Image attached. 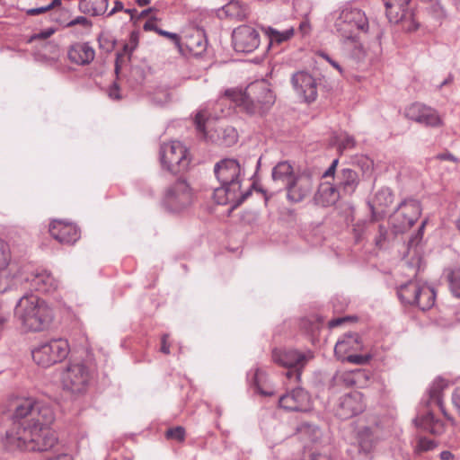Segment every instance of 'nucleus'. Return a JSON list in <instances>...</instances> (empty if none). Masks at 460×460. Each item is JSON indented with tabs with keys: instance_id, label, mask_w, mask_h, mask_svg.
Wrapping results in <instances>:
<instances>
[{
	"instance_id": "20e7f679",
	"label": "nucleus",
	"mask_w": 460,
	"mask_h": 460,
	"mask_svg": "<svg viewBox=\"0 0 460 460\" xmlns=\"http://www.w3.org/2000/svg\"><path fill=\"white\" fill-rule=\"evenodd\" d=\"M15 314L24 328L32 332L45 330L53 319V311L46 301L28 292L18 300Z\"/></svg>"
},
{
	"instance_id": "052dcab7",
	"label": "nucleus",
	"mask_w": 460,
	"mask_h": 460,
	"mask_svg": "<svg viewBox=\"0 0 460 460\" xmlns=\"http://www.w3.org/2000/svg\"><path fill=\"white\" fill-rule=\"evenodd\" d=\"M320 57H322L324 60H326L341 75H343V69H342L341 66L336 60H334L332 58H331L327 53L322 52L320 54Z\"/></svg>"
},
{
	"instance_id": "603ef678",
	"label": "nucleus",
	"mask_w": 460,
	"mask_h": 460,
	"mask_svg": "<svg viewBox=\"0 0 460 460\" xmlns=\"http://www.w3.org/2000/svg\"><path fill=\"white\" fill-rule=\"evenodd\" d=\"M387 237H388L387 228L384 226H379L378 234L375 238L376 245L379 248H382L384 246L385 241L387 240Z\"/></svg>"
},
{
	"instance_id": "1a4fd4ad",
	"label": "nucleus",
	"mask_w": 460,
	"mask_h": 460,
	"mask_svg": "<svg viewBox=\"0 0 460 460\" xmlns=\"http://www.w3.org/2000/svg\"><path fill=\"white\" fill-rule=\"evenodd\" d=\"M314 357V352L310 349H275L272 351L273 361L284 367L294 369V372L288 371L287 376L288 378L294 377L296 380L300 379L301 370Z\"/></svg>"
},
{
	"instance_id": "58836bf2",
	"label": "nucleus",
	"mask_w": 460,
	"mask_h": 460,
	"mask_svg": "<svg viewBox=\"0 0 460 460\" xmlns=\"http://www.w3.org/2000/svg\"><path fill=\"white\" fill-rule=\"evenodd\" d=\"M394 196L389 188H381L375 195L373 203L370 204L372 212L374 213L375 207L386 208L393 203Z\"/></svg>"
},
{
	"instance_id": "72a5a7b5",
	"label": "nucleus",
	"mask_w": 460,
	"mask_h": 460,
	"mask_svg": "<svg viewBox=\"0 0 460 460\" xmlns=\"http://www.w3.org/2000/svg\"><path fill=\"white\" fill-rule=\"evenodd\" d=\"M299 438L305 442L317 443L322 438V431L314 425L304 422L296 429Z\"/></svg>"
},
{
	"instance_id": "a19ab883",
	"label": "nucleus",
	"mask_w": 460,
	"mask_h": 460,
	"mask_svg": "<svg viewBox=\"0 0 460 460\" xmlns=\"http://www.w3.org/2000/svg\"><path fill=\"white\" fill-rule=\"evenodd\" d=\"M353 378L355 380L354 386L364 388L368 384L369 373L365 369L356 368L353 370Z\"/></svg>"
},
{
	"instance_id": "f03ea898",
	"label": "nucleus",
	"mask_w": 460,
	"mask_h": 460,
	"mask_svg": "<svg viewBox=\"0 0 460 460\" xmlns=\"http://www.w3.org/2000/svg\"><path fill=\"white\" fill-rule=\"evenodd\" d=\"M219 186L214 190L213 199L219 205L230 204L233 208L241 205L251 194L250 189L242 190L244 168L234 158H225L214 166Z\"/></svg>"
},
{
	"instance_id": "4468645a",
	"label": "nucleus",
	"mask_w": 460,
	"mask_h": 460,
	"mask_svg": "<svg viewBox=\"0 0 460 460\" xmlns=\"http://www.w3.org/2000/svg\"><path fill=\"white\" fill-rule=\"evenodd\" d=\"M339 159H334L328 169L323 173V178L333 177L335 185L341 193L346 197L352 195L357 190L359 178L357 172L349 168H343L337 172Z\"/></svg>"
},
{
	"instance_id": "f3484780",
	"label": "nucleus",
	"mask_w": 460,
	"mask_h": 460,
	"mask_svg": "<svg viewBox=\"0 0 460 460\" xmlns=\"http://www.w3.org/2000/svg\"><path fill=\"white\" fill-rule=\"evenodd\" d=\"M279 406L289 411H307L311 409V398L303 388H295L279 400Z\"/></svg>"
},
{
	"instance_id": "bf43d9fd",
	"label": "nucleus",
	"mask_w": 460,
	"mask_h": 460,
	"mask_svg": "<svg viewBox=\"0 0 460 460\" xmlns=\"http://www.w3.org/2000/svg\"><path fill=\"white\" fill-rule=\"evenodd\" d=\"M157 34L171 40L175 45L180 46L181 38L177 33L167 31L163 29H159Z\"/></svg>"
},
{
	"instance_id": "bb28decb",
	"label": "nucleus",
	"mask_w": 460,
	"mask_h": 460,
	"mask_svg": "<svg viewBox=\"0 0 460 460\" xmlns=\"http://www.w3.org/2000/svg\"><path fill=\"white\" fill-rule=\"evenodd\" d=\"M414 423L417 427L434 435H441L446 430L445 423L435 418L429 410L421 415H418L414 419Z\"/></svg>"
},
{
	"instance_id": "6e6552de",
	"label": "nucleus",
	"mask_w": 460,
	"mask_h": 460,
	"mask_svg": "<svg viewBox=\"0 0 460 460\" xmlns=\"http://www.w3.org/2000/svg\"><path fill=\"white\" fill-rule=\"evenodd\" d=\"M159 155L163 169L172 173L185 171L190 162L188 148L176 140L162 144Z\"/></svg>"
},
{
	"instance_id": "7c9ffc66",
	"label": "nucleus",
	"mask_w": 460,
	"mask_h": 460,
	"mask_svg": "<svg viewBox=\"0 0 460 460\" xmlns=\"http://www.w3.org/2000/svg\"><path fill=\"white\" fill-rule=\"evenodd\" d=\"M420 281L411 279L404 284H402L397 288V295L402 304L413 305L416 300L419 286Z\"/></svg>"
},
{
	"instance_id": "69168bd1",
	"label": "nucleus",
	"mask_w": 460,
	"mask_h": 460,
	"mask_svg": "<svg viewBox=\"0 0 460 460\" xmlns=\"http://www.w3.org/2000/svg\"><path fill=\"white\" fill-rule=\"evenodd\" d=\"M452 402L460 415V388H456L453 393Z\"/></svg>"
},
{
	"instance_id": "4c0bfd02",
	"label": "nucleus",
	"mask_w": 460,
	"mask_h": 460,
	"mask_svg": "<svg viewBox=\"0 0 460 460\" xmlns=\"http://www.w3.org/2000/svg\"><path fill=\"white\" fill-rule=\"evenodd\" d=\"M353 370H339L333 376L331 385L332 387L354 386Z\"/></svg>"
},
{
	"instance_id": "13d9d810",
	"label": "nucleus",
	"mask_w": 460,
	"mask_h": 460,
	"mask_svg": "<svg viewBox=\"0 0 460 460\" xmlns=\"http://www.w3.org/2000/svg\"><path fill=\"white\" fill-rule=\"evenodd\" d=\"M107 93L110 99L114 101H119L122 98L119 87L116 83H113L111 85L109 86Z\"/></svg>"
},
{
	"instance_id": "cd10ccee",
	"label": "nucleus",
	"mask_w": 460,
	"mask_h": 460,
	"mask_svg": "<svg viewBox=\"0 0 460 460\" xmlns=\"http://www.w3.org/2000/svg\"><path fill=\"white\" fill-rule=\"evenodd\" d=\"M341 197H344L335 184L328 182L320 185L315 195V202L323 207L334 205Z\"/></svg>"
},
{
	"instance_id": "3c124183",
	"label": "nucleus",
	"mask_w": 460,
	"mask_h": 460,
	"mask_svg": "<svg viewBox=\"0 0 460 460\" xmlns=\"http://www.w3.org/2000/svg\"><path fill=\"white\" fill-rule=\"evenodd\" d=\"M138 41H139V32L136 31H132L129 34L128 43L125 45V50L128 51L129 53L133 52L137 49V47L138 45Z\"/></svg>"
},
{
	"instance_id": "8fccbe9b",
	"label": "nucleus",
	"mask_w": 460,
	"mask_h": 460,
	"mask_svg": "<svg viewBox=\"0 0 460 460\" xmlns=\"http://www.w3.org/2000/svg\"><path fill=\"white\" fill-rule=\"evenodd\" d=\"M370 357L368 355H360L357 352H352L348 356H345L343 361H348L349 363L362 365L367 363L369 360Z\"/></svg>"
},
{
	"instance_id": "f704fd0d",
	"label": "nucleus",
	"mask_w": 460,
	"mask_h": 460,
	"mask_svg": "<svg viewBox=\"0 0 460 460\" xmlns=\"http://www.w3.org/2000/svg\"><path fill=\"white\" fill-rule=\"evenodd\" d=\"M222 13L226 17L243 20L247 15V6L238 0H231L223 6Z\"/></svg>"
},
{
	"instance_id": "412c9836",
	"label": "nucleus",
	"mask_w": 460,
	"mask_h": 460,
	"mask_svg": "<svg viewBox=\"0 0 460 460\" xmlns=\"http://www.w3.org/2000/svg\"><path fill=\"white\" fill-rule=\"evenodd\" d=\"M362 349L363 343L360 336L358 333H347L336 342L334 353L339 359L344 360L345 356Z\"/></svg>"
},
{
	"instance_id": "423d86ee",
	"label": "nucleus",
	"mask_w": 460,
	"mask_h": 460,
	"mask_svg": "<svg viewBox=\"0 0 460 460\" xmlns=\"http://www.w3.org/2000/svg\"><path fill=\"white\" fill-rule=\"evenodd\" d=\"M217 118L205 107L198 111L194 123L197 131L207 140L224 146H232L237 141V132L230 126L217 124Z\"/></svg>"
},
{
	"instance_id": "473e14b6",
	"label": "nucleus",
	"mask_w": 460,
	"mask_h": 460,
	"mask_svg": "<svg viewBox=\"0 0 460 460\" xmlns=\"http://www.w3.org/2000/svg\"><path fill=\"white\" fill-rule=\"evenodd\" d=\"M264 32L268 38L269 45L281 44L289 40L295 33L294 27H289L284 31H279L272 27H267L264 29Z\"/></svg>"
},
{
	"instance_id": "338daca9",
	"label": "nucleus",
	"mask_w": 460,
	"mask_h": 460,
	"mask_svg": "<svg viewBox=\"0 0 460 460\" xmlns=\"http://www.w3.org/2000/svg\"><path fill=\"white\" fill-rule=\"evenodd\" d=\"M168 338H169L168 334H164L162 337L161 351L164 354L170 353V346L167 342Z\"/></svg>"
},
{
	"instance_id": "2eb2a0df",
	"label": "nucleus",
	"mask_w": 460,
	"mask_h": 460,
	"mask_svg": "<svg viewBox=\"0 0 460 460\" xmlns=\"http://www.w3.org/2000/svg\"><path fill=\"white\" fill-rule=\"evenodd\" d=\"M234 49L237 52L251 53L260 45V34L250 25H241L232 34Z\"/></svg>"
},
{
	"instance_id": "393cba45",
	"label": "nucleus",
	"mask_w": 460,
	"mask_h": 460,
	"mask_svg": "<svg viewBox=\"0 0 460 460\" xmlns=\"http://www.w3.org/2000/svg\"><path fill=\"white\" fill-rule=\"evenodd\" d=\"M411 0H383L385 13L391 22L398 23L406 19L409 12L408 5Z\"/></svg>"
},
{
	"instance_id": "c85d7f7f",
	"label": "nucleus",
	"mask_w": 460,
	"mask_h": 460,
	"mask_svg": "<svg viewBox=\"0 0 460 460\" xmlns=\"http://www.w3.org/2000/svg\"><path fill=\"white\" fill-rule=\"evenodd\" d=\"M448 383L446 379L442 377L436 378L429 386V400L427 402V405L429 407L430 404L434 403L438 405L444 414V416L448 420H453V419L447 413L442 401V391L447 387Z\"/></svg>"
},
{
	"instance_id": "680f3d73",
	"label": "nucleus",
	"mask_w": 460,
	"mask_h": 460,
	"mask_svg": "<svg viewBox=\"0 0 460 460\" xmlns=\"http://www.w3.org/2000/svg\"><path fill=\"white\" fill-rule=\"evenodd\" d=\"M93 4H97L96 7L93 8V14H99L106 8V0H93Z\"/></svg>"
},
{
	"instance_id": "6e6d98bb",
	"label": "nucleus",
	"mask_w": 460,
	"mask_h": 460,
	"mask_svg": "<svg viewBox=\"0 0 460 460\" xmlns=\"http://www.w3.org/2000/svg\"><path fill=\"white\" fill-rule=\"evenodd\" d=\"M158 21L156 15H151L149 19L144 23L143 29L146 31H155L156 33L159 31V27L156 26L155 22Z\"/></svg>"
},
{
	"instance_id": "4be33fe9",
	"label": "nucleus",
	"mask_w": 460,
	"mask_h": 460,
	"mask_svg": "<svg viewBox=\"0 0 460 460\" xmlns=\"http://www.w3.org/2000/svg\"><path fill=\"white\" fill-rule=\"evenodd\" d=\"M32 288L39 292L49 293L58 288V280L47 270H36L27 279Z\"/></svg>"
},
{
	"instance_id": "5fc2aeb1",
	"label": "nucleus",
	"mask_w": 460,
	"mask_h": 460,
	"mask_svg": "<svg viewBox=\"0 0 460 460\" xmlns=\"http://www.w3.org/2000/svg\"><path fill=\"white\" fill-rule=\"evenodd\" d=\"M311 29L312 28L308 18V13H305L304 20L299 23L297 31L301 34L302 37H305L310 33Z\"/></svg>"
},
{
	"instance_id": "39448f33",
	"label": "nucleus",
	"mask_w": 460,
	"mask_h": 460,
	"mask_svg": "<svg viewBox=\"0 0 460 460\" xmlns=\"http://www.w3.org/2000/svg\"><path fill=\"white\" fill-rule=\"evenodd\" d=\"M226 96L249 114L262 112L275 102V96L264 81L252 83L245 90H226Z\"/></svg>"
},
{
	"instance_id": "a878e982",
	"label": "nucleus",
	"mask_w": 460,
	"mask_h": 460,
	"mask_svg": "<svg viewBox=\"0 0 460 460\" xmlns=\"http://www.w3.org/2000/svg\"><path fill=\"white\" fill-rule=\"evenodd\" d=\"M298 172L289 161H281L272 168L271 177L274 182L280 183L286 189Z\"/></svg>"
},
{
	"instance_id": "5701e85b",
	"label": "nucleus",
	"mask_w": 460,
	"mask_h": 460,
	"mask_svg": "<svg viewBox=\"0 0 460 460\" xmlns=\"http://www.w3.org/2000/svg\"><path fill=\"white\" fill-rule=\"evenodd\" d=\"M341 41L342 56L355 63L364 61L368 54L359 40V35L355 39H344Z\"/></svg>"
},
{
	"instance_id": "79ce46f5",
	"label": "nucleus",
	"mask_w": 460,
	"mask_h": 460,
	"mask_svg": "<svg viewBox=\"0 0 460 460\" xmlns=\"http://www.w3.org/2000/svg\"><path fill=\"white\" fill-rule=\"evenodd\" d=\"M57 3L58 0H50L48 4L44 5L23 9V11L28 16L40 15L57 7Z\"/></svg>"
},
{
	"instance_id": "de8ad7c7",
	"label": "nucleus",
	"mask_w": 460,
	"mask_h": 460,
	"mask_svg": "<svg viewBox=\"0 0 460 460\" xmlns=\"http://www.w3.org/2000/svg\"><path fill=\"white\" fill-rule=\"evenodd\" d=\"M172 99L171 93L166 90H160L156 92L153 96V102L154 103L157 105H165L168 103Z\"/></svg>"
},
{
	"instance_id": "2f4dec72",
	"label": "nucleus",
	"mask_w": 460,
	"mask_h": 460,
	"mask_svg": "<svg viewBox=\"0 0 460 460\" xmlns=\"http://www.w3.org/2000/svg\"><path fill=\"white\" fill-rule=\"evenodd\" d=\"M355 444L358 451L367 454L374 448L376 438L368 427H363L356 432Z\"/></svg>"
},
{
	"instance_id": "9d476101",
	"label": "nucleus",
	"mask_w": 460,
	"mask_h": 460,
	"mask_svg": "<svg viewBox=\"0 0 460 460\" xmlns=\"http://www.w3.org/2000/svg\"><path fill=\"white\" fill-rule=\"evenodd\" d=\"M70 351L65 339H53L40 343L31 351L34 362L42 367H49L65 359Z\"/></svg>"
},
{
	"instance_id": "b1692460",
	"label": "nucleus",
	"mask_w": 460,
	"mask_h": 460,
	"mask_svg": "<svg viewBox=\"0 0 460 460\" xmlns=\"http://www.w3.org/2000/svg\"><path fill=\"white\" fill-rule=\"evenodd\" d=\"M67 55L71 62L84 66L93 60L95 51L88 42H76L70 46Z\"/></svg>"
},
{
	"instance_id": "aec40b11",
	"label": "nucleus",
	"mask_w": 460,
	"mask_h": 460,
	"mask_svg": "<svg viewBox=\"0 0 460 460\" xmlns=\"http://www.w3.org/2000/svg\"><path fill=\"white\" fill-rule=\"evenodd\" d=\"M49 234L63 244H73L80 238V230L77 226L62 220H53L51 222Z\"/></svg>"
},
{
	"instance_id": "49530a36",
	"label": "nucleus",
	"mask_w": 460,
	"mask_h": 460,
	"mask_svg": "<svg viewBox=\"0 0 460 460\" xmlns=\"http://www.w3.org/2000/svg\"><path fill=\"white\" fill-rule=\"evenodd\" d=\"M449 287L453 295L460 297V271H453L448 276Z\"/></svg>"
},
{
	"instance_id": "c756f323",
	"label": "nucleus",
	"mask_w": 460,
	"mask_h": 460,
	"mask_svg": "<svg viewBox=\"0 0 460 460\" xmlns=\"http://www.w3.org/2000/svg\"><path fill=\"white\" fill-rule=\"evenodd\" d=\"M417 298L414 300L413 305H417L420 309L425 311L431 308L435 304L436 293L432 287L420 282L417 293Z\"/></svg>"
},
{
	"instance_id": "09e8293b",
	"label": "nucleus",
	"mask_w": 460,
	"mask_h": 460,
	"mask_svg": "<svg viewBox=\"0 0 460 460\" xmlns=\"http://www.w3.org/2000/svg\"><path fill=\"white\" fill-rule=\"evenodd\" d=\"M166 438L169 439H174L177 441H182L185 438V429L181 426H177L172 429H169L166 431Z\"/></svg>"
},
{
	"instance_id": "6ab92c4d",
	"label": "nucleus",
	"mask_w": 460,
	"mask_h": 460,
	"mask_svg": "<svg viewBox=\"0 0 460 460\" xmlns=\"http://www.w3.org/2000/svg\"><path fill=\"white\" fill-rule=\"evenodd\" d=\"M405 116L425 126L437 127L441 123L440 117L436 110L420 102L409 105L405 109Z\"/></svg>"
},
{
	"instance_id": "37998d69",
	"label": "nucleus",
	"mask_w": 460,
	"mask_h": 460,
	"mask_svg": "<svg viewBox=\"0 0 460 460\" xmlns=\"http://www.w3.org/2000/svg\"><path fill=\"white\" fill-rule=\"evenodd\" d=\"M11 258L10 248L7 243L0 239V276L7 267Z\"/></svg>"
},
{
	"instance_id": "e2e57ef3",
	"label": "nucleus",
	"mask_w": 460,
	"mask_h": 460,
	"mask_svg": "<svg viewBox=\"0 0 460 460\" xmlns=\"http://www.w3.org/2000/svg\"><path fill=\"white\" fill-rule=\"evenodd\" d=\"M158 12V9L155 7H148L143 11H141L139 13H137V19H142L147 16L151 15H156V13Z\"/></svg>"
},
{
	"instance_id": "ea45409f",
	"label": "nucleus",
	"mask_w": 460,
	"mask_h": 460,
	"mask_svg": "<svg viewBox=\"0 0 460 460\" xmlns=\"http://www.w3.org/2000/svg\"><path fill=\"white\" fill-rule=\"evenodd\" d=\"M263 377H264V373L259 368H256L254 371H250L247 374V379L249 380V382L252 385H253L255 386L256 390L260 394H261L263 395H271L272 393L263 391L261 387V383Z\"/></svg>"
},
{
	"instance_id": "ddd939ff",
	"label": "nucleus",
	"mask_w": 460,
	"mask_h": 460,
	"mask_svg": "<svg viewBox=\"0 0 460 460\" xmlns=\"http://www.w3.org/2000/svg\"><path fill=\"white\" fill-rule=\"evenodd\" d=\"M316 185L313 172L304 169L296 173L295 179L288 185L287 199L292 203H298L310 197Z\"/></svg>"
},
{
	"instance_id": "4d7b16f0",
	"label": "nucleus",
	"mask_w": 460,
	"mask_h": 460,
	"mask_svg": "<svg viewBox=\"0 0 460 460\" xmlns=\"http://www.w3.org/2000/svg\"><path fill=\"white\" fill-rule=\"evenodd\" d=\"M75 25H81L83 27L88 28L91 26V22L84 16H77L66 24V27H72Z\"/></svg>"
},
{
	"instance_id": "774afa93",
	"label": "nucleus",
	"mask_w": 460,
	"mask_h": 460,
	"mask_svg": "<svg viewBox=\"0 0 460 460\" xmlns=\"http://www.w3.org/2000/svg\"><path fill=\"white\" fill-rule=\"evenodd\" d=\"M441 460H454L455 456L448 450L442 451L439 455Z\"/></svg>"
},
{
	"instance_id": "a18cd8bd",
	"label": "nucleus",
	"mask_w": 460,
	"mask_h": 460,
	"mask_svg": "<svg viewBox=\"0 0 460 460\" xmlns=\"http://www.w3.org/2000/svg\"><path fill=\"white\" fill-rule=\"evenodd\" d=\"M437 447V444L434 440L427 438L425 437H420L417 444L415 446V451L417 453H422L433 450Z\"/></svg>"
},
{
	"instance_id": "0eeeda50",
	"label": "nucleus",
	"mask_w": 460,
	"mask_h": 460,
	"mask_svg": "<svg viewBox=\"0 0 460 460\" xmlns=\"http://www.w3.org/2000/svg\"><path fill=\"white\" fill-rule=\"evenodd\" d=\"M93 378V371L83 361L69 362L61 369L59 376L62 389L73 395L85 394Z\"/></svg>"
},
{
	"instance_id": "f8f14e48",
	"label": "nucleus",
	"mask_w": 460,
	"mask_h": 460,
	"mask_svg": "<svg viewBox=\"0 0 460 460\" xmlns=\"http://www.w3.org/2000/svg\"><path fill=\"white\" fill-rule=\"evenodd\" d=\"M421 215L420 203L416 199H405L398 206L391 218L395 233H403L411 228Z\"/></svg>"
},
{
	"instance_id": "a211bd4d",
	"label": "nucleus",
	"mask_w": 460,
	"mask_h": 460,
	"mask_svg": "<svg viewBox=\"0 0 460 460\" xmlns=\"http://www.w3.org/2000/svg\"><path fill=\"white\" fill-rule=\"evenodd\" d=\"M364 409L363 395L355 391L341 396L335 411L340 419L346 420L361 413Z\"/></svg>"
},
{
	"instance_id": "f257e3e1",
	"label": "nucleus",
	"mask_w": 460,
	"mask_h": 460,
	"mask_svg": "<svg viewBox=\"0 0 460 460\" xmlns=\"http://www.w3.org/2000/svg\"><path fill=\"white\" fill-rule=\"evenodd\" d=\"M14 418L19 420L5 432L2 438L8 451H48L58 443V438L51 429L55 420L52 407L32 398L18 402Z\"/></svg>"
},
{
	"instance_id": "9b49d317",
	"label": "nucleus",
	"mask_w": 460,
	"mask_h": 460,
	"mask_svg": "<svg viewBox=\"0 0 460 460\" xmlns=\"http://www.w3.org/2000/svg\"><path fill=\"white\" fill-rule=\"evenodd\" d=\"M192 202V193L189 184L179 180L169 186L164 195L163 206L171 213H179Z\"/></svg>"
},
{
	"instance_id": "c03bdc74",
	"label": "nucleus",
	"mask_w": 460,
	"mask_h": 460,
	"mask_svg": "<svg viewBox=\"0 0 460 460\" xmlns=\"http://www.w3.org/2000/svg\"><path fill=\"white\" fill-rule=\"evenodd\" d=\"M402 22H403V29L407 32H413L416 31L418 29H421L423 31H428L426 27H422L421 24L415 20L411 11L409 12L406 19H403Z\"/></svg>"
},
{
	"instance_id": "e433bc0d",
	"label": "nucleus",
	"mask_w": 460,
	"mask_h": 460,
	"mask_svg": "<svg viewBox=\"0 0 460 460\" xmlns=\"http://www.w3.org/2000/svg\"><path fill=\"white\" fill-rule=\"evenodd\" d=\"M426 4L428 13L439 24L447 17V11L440 0H420Z\"/></svg>"
},
{
	"instance_id": "7ed1b4c3",
	"label": "nucleus",
	"mask_w": 460,
	"mask_h": 460,
	"mask_svg": "<svg viewBox=\"0 0 460 460\" xmlns=\"http://www.w3.org/2000/svg\"><path fill=\"white\" fill-rule=\"evenodd\" d=\"M325 22L340 38L355 39L368 31V19L361 9L349 4H342L325 17Z\"/></svg>"
},
{
	"instance_id": "c9c22d12",
	"label": "nucleus",
	"mask_w": 460,
	"mask_h": 460,
	"mask_svg": "<svg viewBox=\"0 0 460 460\" xmlns=\"http://www.w3.org/2000/svg\"><path fill=\"white\" fill-rule=\"evenodd\" d=\"M332 145L334 146L341 154H342L346 150L354 148L356 146V140L347 132L341 131L333 135L332 138Z\"/></svg>"
},
{
	"instance_id": "0e129e2a",
	"label": "nucleus",
	"mask_w": 460,
	"mask_h": 460,
	"mask_svg": "<svg viewBox=\"0 0 460 460\" xmlns=\"http://www.w3.org/2000/svg\"><path fill=\"white\" fill-rule=\"evenodd\" d=\"M309 460H331V458L325 451L323 453L314 451L311 453Z\"/></svg>"
},
{
	"instance_id": "dca6fc26",
	"label": "nucleus",
	"mask_w": 460,
	"mask_h": 460,
	"mask_svg": "<svg viewBox=\"0 0 460 460\" xmlns=\"http://www.w3.org/2000/svg\"><path fill=\"white\" fill-rule=\"evenodd\" d=\"M291 84L297 96L305 102H313L317 98L316 79L308 72L298 71L291 77Z\"/></svg>"
},
{
	"instance_id": "864d4df0",
	"label": "nucleus",
	"mask_w": 460,
	"mask_h": 460,
	"mask_svg": "<svg viewBox=\"0 0 460 460\" xmlns=\"http://www.w3.org/2000/svg\"><path fill=\"white\" fill-rule=\"evenodd\" d=\"M425 225H426V221H423L421 223V225L420 226L417 233L415 234H413L411 239L409 240V246L412 247V246H417L420 242L421 241L422 237H423V231H424V228H425Z\"/></svg>"
}]
</instances>
